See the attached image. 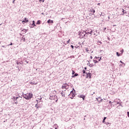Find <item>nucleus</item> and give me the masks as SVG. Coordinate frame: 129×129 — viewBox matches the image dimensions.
Here are the masks:
<instances>
[{
    "instance_id": "1",
    "label": "nucleus",
    "mask_w": 129,
    "mask_h": 129,
    "mask_svg": "<svg viewBox=\"0 0 129 129\" xmlns=\"http://www.w3.org/2000/svg\"><path fill=\"white\" fill-rule=\"evenodd\" d=\"M33 97V94L31 93H27L26 94L24 95V98L25 99H27L29 100V99H31Z\"/></svg>"
},
{
    "instance_id": "2",
    "label": "nucleus",
    "mask_w": 129,
    "mask_h": 129,
    "mask_svg": "<svg viewBox=\"0 0 129 129\" xmlns=\"http://www.w3.org/2000/svg\"><path fill=\"white\" fill-rule=\"evenodd\" d=\"M75 96V91H72L70 94L69 95V97H70V98L73 99Z\"/></svg>"
},
{
    "instance_id": "3",
    "label": "nucleus",
    "mask_w": 129,
    "mask_h": 129,
    "mask_svg": "<svg viewBox=\"0 0 129 129\" xmlns=\"http://www.w3.org/2000/svg\"><path fill=\"white\" fill-rule=\"evenodd\" d=\"M87 78H91V73H89L87 74Z\"/></svg>"
},
{
    "instance_id": "4",
    "label": "nucleus",
    "mask_w": 129,
    "mask_h": 129,
    "mask_svg": "<svg viewBox=\"0 0 129 129\" xmlns=\"http://www.w3.org/2000/svg\"><path fill=\"white\" fill-rule=\"evenodd\" d=\"M53 128L55 129L58 128V125L57 124H55L53 125Z\"/></svg>"
},
{
    "instance_id": "5",
    "label": "nucleus",
    "mask_w": 129,
    "mask_h": 129,
    "mask_svg": "<svg viewBox=\"0 0 129 129\" xmlns=\"http://www.w3.org/2000/svg\"><path fill=\"white\" fill-rule=\"evenodd\" d=\"M90 13H93V14H94L95 13V10L93 9H91L90 10Z\"/></svg>"
},
{
    "instance_id": "6",
    "label": "nucleus",
    "mask_w": 129,
    "mask_h": 129,
    "mask_svg": "<svg viewBox=\"0 0 129 129\" xmlns=\"http://www.w3.org/2000/svg\"><path fill=\"white\" fill-rule=\"evenodd\" d=\"M22 22L25 23H28V22H29V20H28V19H27V18H25L24 21Z\"/></svg>"
},
{
    "instance_id": "7",
    "label": "nucleus",
    "mask_w": 129,
    "mask_h": 129,
    "mask_svg": "<svg viewBox=\"0 0 129 129\" xmlns=\"http://www.w3.org/2000/svg\"><path fill=\"white\" fill-rule=\"evenodd\" d=\"M116 55L118 56V57H119V56H121V53H118V52H116Z\"/></svg>"
},
{
    "instance_id": "8",
    "label": "nucleus",
    "mask_w": 129,
    "mask_h": 129,
    "mask_svg": "<svg viewBox=\"0 0 129 129\" xmlns=\"http://www.w3.org/2000/svg\"><path fill=\"white\" fill-rule=\"evenodd\" d=\"M32 27H34H34H36V25L35 24V21H33V23L32 24Z\"/></svg>"
},
{
    "instance_id": "9",
    "label": "nucleus",
    "mask_w": 129,
    "mask_h": 129,
    "mask_svg": "<svg viewBox=\"0 0 129 129\" xmlns=\"http://www.w3.org/2000/svg\"><path fill=\"white\" fill-rule=\"evenodd\" d=\"M80 97H81V98H83V100H84V99L85 98V96L81 95V96H80Z\"/></svg>"
},
{
    "instance_id": "10",
    "label": "nucleus",
    "mask_w": 129,
    "mask_h": 129,
    "mask_svg": "<svg viewBox=\"0 0 129 129\" xmlns=\"http://www.w3.org/2000/svg\"><path fill=\"white\" fill-rule=\"evenodd\" d=\"M95 58H96V59H99L98 60H99V61H100L101 60V57H95Z\"/></svg>"
},
{
    "instance_id": "11",
    "label": "nucleus",
    "mask_w": 129,
    "mask_h": 129,
    "mask_svg": "<svg viewBox=\"0 0 129 129\" xmlns=\"http://www.w3.org/2000/svg\"><path fill=\"white\" fill-rule=\"evenodd\" d=\"M35 107H36V108H39V107H40V106H39V105H38V104H36L35 105Z\"/></svg>"
},
{
    "instance_id": "12",
    "label": "nucleus",
    "mask_w": 129,
    "mask_h": 129,
    "mask_svg": "<svg viewBox=\"0 0 129 129\" xmlns=\"http://www.w3.org/2000/svg\"><path fill=\"white\" fill-rule=\"evenodd\" d=\"M40 24H41V23L40 22V20H38V21L37 22V25H40Z\"/></svg>"
},
{
    "instance_id": "13",
    "label": "nucleus",
    "mask_w": 129,
    "mask_h": 129,
    "mask_svg": "<svg viewBox=\"0 0 129 129\" xmlns=\"http://www.w3.org/2000/svg\"><path fill=\"white\" fill-rule=\"evenodd\" d=\"M47 23H48V24H50V23H51V20H48V21H47Z\"/></svg>"
},
{
    "instance_id": "14",
    "label": "nucleus",
    "mask_w": 129,
    "mask_h": 129,
    "mask_svg": "<svg viewBox=\"0 0 129 129\" xmlns=\"http://www.w3.org/2000/svg\"><path fill=\"white\" fill-rule=\"evenodd\" d=\"M85 51H86V52H89V50H88V48H86V49H85Z\"/></svg>"
},
{
    "instance_id": "15",
    "label": "nucleus",
    "mask_w": 129,
    "mask_h": 129,
    "mask_svg": "<svg viewBox=\"0 0 129 129\" xmlns=\"http://www.w3.org/2000/svg\"><path fill=\"white\" fill-rule=\"evenodd\" d=\"M120 52H121V55H122V53H123V49H122V50L120 51Z\"/></svg>"
},
{
    "instance_id": "16",
    "label": "nucleus",
    "mask_w": 129,
    "mask_h": 129,
    "mask_svg": "<svg viewBox=\"0 0 129 129\" xmlns=\"http://www.w3.org/2000/svg\"><path fill=\"white\" fill-rule=\"evenodd\" d=\"M61 95L63 97H65V94H63V93H61Z\"/></svg>"
},
{
    "instance_id": "17",
    "label": "nucleus",
    "mask_w": 129,
    "mask_h": 129,
    "mask_svg": "<svg viewBox=\"0 0 129 129\" xmlns=\"http://www.w3.org/2000/svg\"><path fill=\"white\" fill-rule=\"evenodd\" d=\"M18 98H19V97H14V99H16V100H17L18 99Z\"/></svg>"
},
{
    "instance_id": "18",
    "label": "nucleus",
    "mask_w": 129,
    "mask_h": 129,
    "mask_svg": "<svg viewBox=\"0 0 129 129\" xmlns=\"http://www.w3.org/2000/svg\"><path fill=\"white\" fill-rule=\"evenodd\" d=\"M93 61H94V63H98V61H97V60H93Z\"/></svg>"
},
{
    "instance_id": "19",
    "label": "nucleus",
    "mask_w": 129,
    "mask_h": 129,
    "mask_svg": "<svg viewBox=\"0 0 129 129\" xmlns=\"http://www.w3.org/2000/svg\"><path fill=\"white\" fill-rule=\"evenodd\" d=\"M98 44H102V42H101V41H98Z\"/></svg>"
},
{
    "instance_id": "20",
    "label": "nucleus",
    "mask_w": 129,
    "mask_h": 129,
    "mask_svg": "<svg viewBox=\"0 0 129 129\" xmlns=\"http://www.w3.org/2000/svg\"><path fill=\"white\" fill-rule=\"evenodd\" d=\"M40 3H41V2H42V3H44V0H39Z\"/></svg>"
},
{
    "instance_id": "21",
    "label": "nucleus",
    "mask_w": 129,
    "mask_h": 129,
    "mask_svg": "<svg viewBox=\"0 0 129 129\" xmlns=\"http://www.w3.org/2000/svg\"><path fill=\"white\" fill-rule=\"evenodd\" d=\"M74 76H78V74H77V73L75 74V75H74Z\"/></svg>"
},
{
    "instance_id": "22",
    "label": "nucleus",
    "mask_w": 129,
    "mask_h": 129,
    "mask_svg": "<svg viewBox=\"0 0 129 129\" xmlns=\"http://www.w3.org/2000/svg\"><path fill=\"white\" fill-rule=\"evenodd\" d=\"M68 43H70V39H69L68 41H67V43L68 44Z\"/></svg>"
},
{
    "instance_id": "23",
    "label": "nucleus",
    "mask_w": 129,
    "mask_h": 129,
    "mask_svg": "<svg viewBox=\"0 0 129 129\" xmlns=\"http://www.w3.org/2000/svg\"><path fill=\"white\" fill-rule=\"evenodd\" d=\"M71 48H72V49H74V46L73 45H71Z\"/></svg>"
},
{
    "instance_id": "24",
    "label": "nucleus",
    "mask_w": 129,
    "mask_h": 129,
    "mask_svg": "<svg viewBox=\"0 0 129 129\" xmlns=\"http://www.w3.org/2000/svg\"><path fill=\"white\" fill-rule=\"evenodd\" d=\"M12 45H13V43L11 42V44L9 45V46H12Z\"/></svg>"
},
{
    "instance_id": "25",
    "label": "nucleus",
    "mask_w": 129,
    "mask_h": 129,
    "mask_svg": "<svg viewBox=\"0 0 129 129\" xmlns=\"http://www.w3.org/2000/svg\"><path fill=\"white\" fill-rule=\"evenodd\" d=\"M50 23H51L52 24H53V20H50Z\"/></svg>"
},
{
    "instance_id": "26",
    "label": "nucleus",
    "mask_w": 129,
    "mask_h": 129,
    "mask_svg": "<svg viewBox=\"0 0 129 129\" xmlns=\"http://www.w3.org/2000/svg\"><path fill=\"white\" fill-rule=\"evenodd\" d=\"M127 116L129 117V112H127Z\"/></svg>"
},
{
    "instance_id": "27",
    "label": "nucleus",
    "mask_w": 129,
    "mask_h": 129,
    "mask_svg": "<svg viewBox=\"0 0 129 129\" xmlns=\"http://www.w3.org/2000/svg\"><path fill=\"white\" fill-rule=\"evenodd\" d=\"M74 73H75V72H74V71H73L72 74H74Z\"/></svg>"
},
{
    "instance_id": "28",
    "label": "nucleus",
    "mask_w": 129,
    "mask_h": 129,
    "mask_svg": "<svg viewBox=\"0 0 129 129\" xmlns=\"http://www.w3.org/2000/svg\"><path fill=\"white\" fill-rule=\"evenodd\" d=\"M105 120H104V119H103V121H102V122H105Z\"/></svg>"
},
{
    "instance_id": "29",
    "label": "nucleus",
    "mask_w": 129,
    "mask_h": 129,
    "mask_svg": "<svg viewBox=\"0 0 129 129\" xmlns=\"http://www.w3.org/2000/svg\"><path fill=\"white\" fill-rule=\"evenodd\" d=\"M23 31H24V32H27V30L26 29H24Z\"/></svg>"
},
{
    "instance_id": "30",
    "label": "nucleus",
    "mask_w": 129,
    "mask_h": 129,
    "mask_svg": "<svg viewBox=\"0 0 129 129\" xmlns=\"http://www.w3.org/2000/svg\"><path fill=\"white\" fill-rule=\"evenodd\" d=\"M120 63H121L122 64H123V62L121 61V60L120 61Z\"/></svg>"
},
{
    "instance_id": "31",
    "label": "nucleus",
    "mask_w": 129,
    "mask_h": 129,
    "mask_svg": "<svg viewBox=\"0 0 129 129\" xmlns=\"http://www.w3.org/2000/svg\"><path fill=\"white\" fill-rule=\"evenodd\" d=\"M83 72L84 74L85 73V70H83Z\"/></svg>"
},
{
    "instance_id": "32",
    "label": "nucleus",
    "mask_w": 129,
    "mask_h": 129,
    "mask_svg": "<svg viewBox=\"0 0 129 129\" xmlns=\"http://www.w3.org/2000/svg\"><path fill=\"white\" fill-rule=\"evenodd\" d=\"M105 30H106V28H104V31H105Z\"/></svg>"
},
{
    "instance_id": "33",
    "label": "nucleus",
    "mask_w": 129,
    "mask_h": 129,
    "mask_svg": "<svg viewBox=\"0 0 129 129\" xmlns=\"http://www.w3.org/2000/svg\"><path fill=\"white\" fill-rule=\"evenodd\" d=\"M50 99H54V98H52L51 97L50 98Z\"/></svg>"
},
{
    "instance_id": "34",
    "label": "nucleus",
    "mask_w": 129,
    "mask_h": 129,
    "mask_svg": "<svg viewBox=\"0 0 129 129\" xmlns=\"http://www.w3.org/2000/svg\"><path fill=\"white\" fill-rule=\"evenodd\" d=\"M36 101H37V104H38V102H39V100H36Z\"/></svg>"
},
{
    "instance_id": "35",
    "label": "nucleus",
    "mask_w": 129,
    "mask_h": 129,
    "mask_svg": "<svg viewBox=\"0 0 129 129\" xmlns=\"http://www.w3.org/2000/svg\"><path fill=\"white\" fill-rule=\"evenodd\" d=\"M104 120H106V117H105L104 118Z\"/></svg>"
},
{
    "instance_id": "36",
    "label": "nucleus",
    "mask_w": 129,
    "mask_h": 129,
    "mask_svg": "<svg viewBox=\"0 0 129 129\" xmlns=\"http://www.w3.org/2000/svg\"><path fill=\"white\" fill-rule=\"evenodd\" d=\"M92 31H91V32H90V34H92Z\"/></svg>"
},
{
    "instance_id": "37",
    "label": "nucleus",
    "mask_w": 129,
    "mask_h": 129,
    "mask_svg": "<svg viewBox=\"0 0 129 129\" xmlns=\"http://www.w3.org/2000/svg\"><path fill=\"white\" fill-rule=\"evenodd\" d=\"M56 102H57V101H58V99H56V100H55Z\"/></svg>"
},
{
    "instance_id": "38",
    "label": "nucleus",
    "mask_w": 129,
    "mask_h": 129,
    "mask_svg": "<svg viewBox=\"0 0 129 129\" xmlns=\"http://www.w3.org/2000/svg\"><path fill=\"white\" fill-rule=\"evenodd\" d=\"M122 13H123V14H124V10H123Z\"/></svg>"
},
{
    "instance_id": "39",
    "label": "nucleus",
    "mask_w": 129,
    "mask_h": 129,
    "mask_svg": "<svg viewBox=\"0 0 129 129\" xmlns=\"http://www.w3.org/2000/svg\"><path fill=\"white\" fill-rule=\"evenodd\" d=\"M90 59H92V56H90Z\"/></svg>"
},
{
    "instance_id": "40",
    "label": "nucleus",
    "mask_w": 129,
    "mask_h": 129,
    "mask_svg": "<svg viewBox=\"0 0 129 129\" xmlns=\"http://www.w3.org/2000/svg\"><path fill=\"white\" fill-rule=\"evenodd\" d=\"M15 1H16V0H14L13 4H15Z\"/></svg>"
},
{
    "instance_id": "41",
    "label": "nucleus",
    "mask_w": 129,
    "mask_h": 129,
    "mask_svg": "<svg viewBox=\"0 0 129 129\" xmlns=\"http://www.w3.org/2000/svg\"><path fill=\"white\" fill-rule=\"evenodd\" d=\"M109 103H111V101H109Z\"/></svg>"
},
{
    "instance_id": "42",
    "label": "nucleus",
    "mask_w": 129,
    "mask_h": 129,
    "mask_svg": "<svg viewBox=\"0 0 129 129\" xmlns=\"http://www.w3.org/2000/svg\"><path fill=\"white\" fill-rule=\"evenodd\" d=\"M98 5H100V4H98Z\"/></svg>"
},
{
    "instance_id": "43",
    "label": "nucleus",
    "mask_w": 129,
    "mask_h": 129,
    "mask_svg": "<svg viewBox=\"0 0 129 129\" xmlns=\"http://www.w3.org/2000/svg\"><path fill=\"white\" fill-rule=\"evenodd\" d=\"M24 42H25V39H24Z\"/></svg>"
},
{
    "instance_id": "44",
    "label": "nucleus",
    "mask_w": 129,
    "mask_h": 129,
    "mask_svg": "<svg viewBox=\"0 0 129 129\" xmlns=\"http://www.w3.org/2000/svg\"><path fill=\"white\" fill-rule=\"evenodd\" d=\"M54 97H55V98H56V97H57V96H54Z\"/></svg>"
},
{
    "instance_id": "45",
    "label": "nucleus",
    "mask_w": 129,
    "mask_h": 129,
    "mask_svg": "<svg viewBox=\"0 0 129 129\" xmlns=\"http://www.w3.org/2000/svg\"><path fill=\"white\" fill-rule=\"evenodd\" d=\"M96 35H95V37H96Z\"/></svg>"
},
{
    "instance_id": "46",
    "label": "nucleus",
    "mask_w": 129,
    "mask_h": 129,
    "mask_svg": "<svg viewBox=\"0 0 129 129\" xmlns=\"http://www.w3.org/2000/svg\"><path fill=\"white\" fill-rule=\"evenodd\" d=\"M108 19H109V17H108Z\"/></svg>"
},
{
    "instance_id": "47",
    "label": "nucleus",
    "mask_w": 129,
    "mask_h": 129,
    "mask_svg": "<svg viewBox=\"0 0 129 129\" xmlns=\"http://www.w3.org/2000/svg\"><path fill=\"white\" fill-rule=\"evenodd\" d=\"M94 35H95V34H94Z\"/></svg>"
}]
</instances>
